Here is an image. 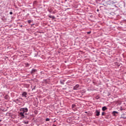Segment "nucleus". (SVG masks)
Segmentation results:
<instances>
[{
    "label": "nucleus",
    "mask_w": 126,
    "mask_h": 126,
    "mask_svg": "<svg viewBox=\"0 0 126 126\" xmlns=\"http://www.w3.org/2000/svg\"><path fill=\"white\" fill-rule=\"evenodd\" d=\"M24 123L26 124V125H28L29 124V122L28 121H24Z\"/></svg>",
    "instance_id": "9d476101"
},
{
    "label": "nucleus",
    "mask_w": 126,
    "mask_h": 126,
    "mask_svg": "<svg viewBox=\"0 0 126 126\" xmlns=\"http://www.w3.org/2000/svg\"><path fill=\"white\" fill-rule=\"evenodd\" d=\"M72 108H74V107H75V105L72 104Z\"/></svg>",
    "instance_id": "dca6fc26"
},
{
    "label": "nucleus",
    "mask_w": 126,
    "mask_h": 126,
    "mask_svg": "<svg viewBox=\"0 0 126 126\" xmlns=\"http://www.w3.org/2000/svg\"><path fill=\"white\" fill-rule=\"evenodd\" d=\"M19 116L20 117H22L23 118H24V113L21 112L19 113Z\"/></svg>",
    "instance_id": "39448f33"
},
{
    "label": "nucleus",
    "mask_w": 126,
    "mask_h": 126,
    "mask_svg": "<svg viewBox=\"0 0 126 126\" xmlns=\"http://www.w3.org/2000/svg\"><path fill=\"white\" fill-rule=\"evenodd\" d=\"M126 119V117H125V118H124V120Z\"/></svg>",
    "instance_id": "412c9836"
},
{
    "label": "nucleus",
    "mask_w": 126,
    "mask_h": 126,
    "mask_svg": "<svg viewBox=\"0 0 126 126\" xmlns=\"http://www.w3.org/2000/svg\"><path fill=\"white\" fill-rule=\"evenodd\" d=\"M79 88V85H76L74 87H73V90H77Z\"/></svg>",
    "instance_id": "7ed1b4c3"
},
{
    "label": "nucleus",
    "mask_w": 126,
    "mask_h": 126,
    "mask_svg": "<svg viewBox=\"0 0 126 126\" xmlns=\"http://www.w3.org/2000/svg\"><path fill=\"white\" fill-rule=\"evenodd\" d=\"M35 87H34L32 89V90H35Z\"/></svg>",
    "instance_id": "6ab92c4d"
},
{
    "label": "nucleus",
    "mask_w": 126,
    "mask_h": 126,
    "mask_svg": "<svg viewBox=\"0 0 126 126\" xmlns=\"http://www.w3.org/2000/svg\"><path fill=\"white\" fill-rule=\"evenodd\" d=\"M60 83H61V84H62L63 85H64V80H61Z\"/></svg>",
    "instance_id": "423d86ee"
},
{
    "label": "nucleus",
    "mask_w": 126,
    "mask_h": 126,
    "mask_svg": "<svg viewBox=\"0 0 126 126\" xmlns=\"http://www.w3.org/2000/svg\"><path fill=\"white\" fill-rule=\"evenodd\" d=\"M104 115H105V112H102V116H104Z\"/></svg>",
    "instance_id": "a211bd4d"
},
{
    "label": "nucleus",
    "mask_w": 126,
    "mask_h": 126,
    "mask_svg": "<svg viewBox=\"0 0 126 126\" xmlns=\"http://www.w3.org/2000/svg\"><path fill=\"white\" fill-rule=\"evenodd\" d=\"M91 32H87V34H91Z\"/></svg>",
    "instance_id": "f3484780"
},
{
    "label": "nucleus",
    "mask_w": 126,
    "mask_h": 126,
    "mask_svg": "<svg viewBox=\"0 0 126 126\" xmlns=\"http://www.w3.org/2000/svg\"><path fill=\"white\" fill-rule=\"evenodd\" d=\"M36 71H37L36 69H33L31 71V73H35V72H36Z\"/></svg>",
    "instance_id": "0eeeda50"
},
{
    "label": "nucleus",
    "mask_w": 126,
    "mask_h": 126,
    "mask_svg": "<svg viewBox=\"0 0 126 126\" xmlns=\"http://www.w3.org/2000/svg\"><path fill=\"white\" fill-rule=\"evenodd\" d=\"M27 95V93H26V92H24L22 94V97H25V98L27 97V96H26Z\"/></svg>",
    "instance_id": "20e7f679"
},
{
    "label": "nucleus",
    "mask_w": 126,
    "mask_h": 126,
    "mask_svg": "<svg viewBox=\"0 0 126 126\" xmlns=\"http://www.w3.org/2000/svg\"><path fill=\"white\" fill-rule=\"evenodd\" d=\"M95 116H97V117H99L100 116V110H95Z\"/></svg>",
    "instance_id": "f03ea898"
},
{
    "label": "nucleus",
    "mask_w": 126,
    "mask_h": 126,
    "mask_svg": "<svg viewBox=\"0 0 126 126\" xmlns=\"http://www.w3.org/2000/svg\"><path fill=\"white\" fill-rule=\"evenodd\" d=\"M13 14V13L12 12H9V14H10L11 15H12Z\"/></svg>",
    "instance_id": "2eb2a0df"
},
{
    "label": "nucleus",
    "mask_w": 126,
    "mask_h": 126,
    "mask_svg": "<svg viewBox=\"0 0 126 126\" xmlns=\"http://www.w3.org/2000/svg\"><path fill=\"white\" fill-rule=\"evenodd\" d=\"M14 102L15 103H20V101L18 99H16V100H14Z\"/></svg>",
    "instance_id": "6e6552de"
},
{
    "label": "nucleus",
    "mask_w": 126,
    "mask_h": 126,
    "mask_svg": "<svg viewBox=\"0 0 126 126\" xmlns=\"http://www.w3.org/2000/svg\"><path fill=\"white\" fill-rule=\"evenodd\" d=\"M49 18H52L53 19H54V18H55V16H49Z\"/></svg>",
    "instance_id": "9b49d317"
},
{
    "label": "nucleus",
    "mask_w": 126,
    "mask_h": 126,
    "mask_svg": "<svg viewBox=\"0 0 126 126\" xmlns=\"http://www.w3.org/2000/svg\"><path fill=\"white\" fill-rule=\"evenodd\" d=\"M20 111L21 112H23L24 114L25 113H27L28 112V108H27V107L25 108H21L20 110Z\"/></svg>",
    "instance_id": "f257e3e1"
},
{
    "label": "nucleus",
    "mask_w": 126,
    "mask_h": 126,
    "mask_svg": "<svg viewBox=\"0 0 126 126\" xmlns=\"http://www.w3.org/2000/svg\"><path fill=\"white\" fill-rule=\"evenodd\" d=\"M118 114V112L115 111L113 112V115H115V114Z\"/></svg>",
    "instance_id": "f8f14e48"
},
{
    "label": "nucleus",
    "mask_w": 126,
    "mask_h": 126,
    "mask_svg": "<svg viewBox=\"0 0 126 126\" xmlns=\"http://www.w3.org/2000/svg\"><path fill=\"white\" fill-rule=\"evenodd\" d=\"M20 99H22V98L21 97V98H20Z\"/></svg>",
    "instance_id": "393cba45"
},
{
    "label": "nucleus",
    "mask_w": 126,
    "mask_h": 126,
    "mask_svg": "<svg viewBox=\"0 0 126 126\" xmlns=\"http://www.w3.org/2000/svg\"><path fill=\"white\" fill-rule=\"evenodd\" d=\"M86 114H87V112H85Z\"/></svg>",
    "instance_id": "b1692460"
},
{
    "label": "nucleus",
    "mask_w": 126,
    "mask_h": 126,
    "mask_svg": "<svg viewBox=\"0 0 126 126\" xmlns=\"http://www.w3.org/2000/svg\"><path fill=\"white\" fill-rule=\"evenodd\" d=\"M122 119H125V118H126V117H122Z\"/></svg>",
    "instance_id": "aec40b11"
},
{
    "label": "nucleus",
    "mask_w": 126,
    "mask_h": 126,
    "mask_svg": "<svg viewBox=\"0 0 126 126\" xmlns=\"http://www.w3.org/2000/svg\"><path fill=\"white\" fill-rule=\"evenodd\" d=\"M49 121H50V118H46V122H49Z\"/></svg>",
    "instance_id": "ddd939ff"
},
{
    "label": "nucleus",
    "mask_w": 126,
    "mask_h": 126,
    "mask_svg": "<svg viewBox=\"0 0 126 126\" xmlns=\"http://www.w3.org/2000/svg\"><path fill=\"white\" fill-rule=\"evenodd\" d=\"M102 111H106L107 110V107L106 106H103L102 108Z\"/></svg>",
    "instance_id": "1a4fd4ad"
},
{
    "label": "nucleus",
    "mask_w": 126,
    "mask_h": 126,
    "mask_svg": "<svg viewBox=\"0 0 126 126\" xmlns=\"http://www.w3.org/2000/svg\"><path fill=\"white\" fill-rule=\"evenodd\" d=\"M53 126H57L56 125H54Z\"/></svg>",
    "instance_id": "5701e85b"
},
{
    "label": "nucleus",
    "mask_w": 126,
    "mask_h": 126,
    "mask_svg": "<svg viewBox=\"0 0 126 126\" xmlns=\"http://www.w3.org/2000/svg\"><path fill=\"white\" fill-rule=\"evenodd\" d=\"M97 11H99V9H97Z\"/></svg>",
    "instance_id": "4be33fe9"
},
{
    "label": "nucleus",
    "mask_w": 126,
    "mask_h": 126,
    "mask_svg": "<svg viewBox=\"0 0 126 126\" xmlns=\"http://www.w3.org/2000/svg\"><path fill=\"white\" fill-rule=\"evenodd\" d=\"M28 23H31L32 22V21L31 20H29L28 21Z\"/></svg>",
    "instance_id": "4468645a"
}]
</instances>
